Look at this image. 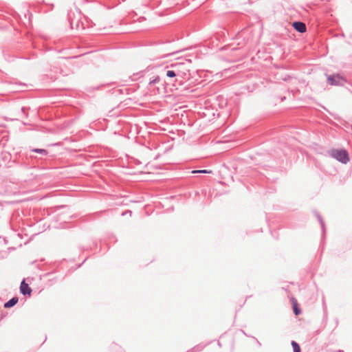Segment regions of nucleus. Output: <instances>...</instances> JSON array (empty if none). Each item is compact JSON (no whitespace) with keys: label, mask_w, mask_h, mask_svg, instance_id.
<instances>
[{"label":"nucleus","mask_w":352,"mask_h":352,"mask_svg":"<svg viewBox=\"0 0 352 352\" xmlns=\"http://www.w3.org/2000/svg\"><path fill=\"white\" fill-rule=\"evenodd\" d=\"M21 111H25V107H22V108H21Z\"/></svg>","instance_id":"nucleus-17"},{"label":"nucleus","mask_w":352,"mask_h":352,"mask_svg":"<svg viewBox=\"0 0 352 352\" xmlns=\"http://www.w3.org/2000/svg\"><path fill=\"white\" fill-rule=\"evenodd\" d=\"M128 214H129L130 216H131L132 212L131 210H126L122 213V216H124Z\"/></svg>","instance_id":"nucleus-16"},{"label":"nucleus","mask_w":352,"mask_h":352,"mask_svg":"<svg viewBox=\"0 0 352 352\" xmlns=\"http://www.w3.org/2000/svg\"><path fill=\"white\" fill-rule=\"evenodd\" d=\"M291 344L293 347L294 352H301L300 346L296 341H292Z\"/></svg>","instance_id":"nucleus-12"},{"label":"nucleus","mask_w":352,"mask_h":352,"mask_svg":"<svg viewBox=\"0 0 352 352\" xmlns=\"http://www.w3.org/2000/svg\"><path fill=\"white\" fill-rule=\"evenodd\" d=\"M332 156L338 162L346 164L349 162L348 152L345 149H334L332 151Z\"/></svg>","instance_id":"nucleus-2"},{"label":"nucleus","mask_w":352,"mask_h":352,"mask_svg":"<svg viewBox=\"0 0 352 352\" xmlns=\"http://www.w3.org/2000/svg\"><path fill=\"white\" fill-rule=\"evenodd\" d=\"M204 349V346L202 345H197L192 349L188 350L187 352H195V351H201Z\"/></svg>","instance_id":"nucleus-14"},{"label":"nucleus","mask_w":352,"mask_h":352,"mask_svg":"<svg viewBox=\"0 0 352 352\" xmlns=\"http://www.w3.org/2000/svg\"><path fill=\"white\" fill-rule=\"evenodd\" d=\"M20 292L24 296H31L32 290L28 284L25 282V280H23L21 283Z\"/></svg>","instance_id":"nucleus-5"},{"label":"nucleus","mask_w":352,"mask_h":352,"mask_svg":"<svg viewBox=\"0 0 352 352\" xmlns=\"http://www.w3.org/2000/svg\"><path fill=\"white\" fill-rule=\"evenodd\" d=\"M32 151L36 153H38L42 155H47L48 153L47 150L43 148H34Z\"/></svg>","instance_id":"nucleus-13"},{"label":"nucleus","mask_w":352,"mask_h":352,"mask_svg":"<svg viewBox=\"0 0 352 352\" xmlns=\"http://www.w3.org/2000/svg\"><path fill=\"white\" fill-rule=\"evenodd\" d=\"M292 27L299 33H305L307 31L305 23L300 21L293 22Z\"/></svg>","instance_id":"nucleus-6"},{"label":"nucleus","mask_w":352,"mask_h":352,"mask_svg":"<svg viewBox=\"0 0 352 352\" xmlns=\"http://www.w3.org/2000/svg\"><path fill=\"white\" fill-rule=\"evenodd\" d=\"M315 214L320 224V226H321V228L322 230V235H324L325 233V230H326L324 222L321 215L318 212H315Z\"/></svg>","instance_id":"nucleus-9"},{"label":"nucleus","mask_w":352,"mask_h":352,"mask_svg":"<svg viewBox=\"0 0 352 352\" xmlns=\"http://www.w3.org/2000/svg\"><path fill=\"white\" fill-rule=\"evenodd\" d=\"M190 61L189 60H186L185 62H179L175 64H172L170 65V67L175 69L177 77H180L183 79H185L188 78V76H190Z\"/></svg>","instance_id":"nucleus-1"},{"label":"nucleus","mask_w":352,"mask_h":352,"mask_svg":"<svg viewBox=\"0 0 352 352\" xmlns=\"http://www.w3.org/2000/svg\"><path fill=\"white\" fill-rule=\"evenodd\" d=\"M256 342H257V344H258V345L261 346V343L258 340H256Z\"/></svg>","instance_id":"nucleus-18"},{"label":"nucleus","mask_w":352,"mask_h":352,"mask_svg":"<svg viewBox=\"0 0 352 352\" xmlns=\"http://www.w3.org/2000/svg\"><path fill=\"white\" fill-rule=\"evenodd\" d=\"M18 301H19V300H18L17 297H13L4 304V307L5 308L12 307L18 302Z\"/></svg>","instance_id":"nucleus-8"},{"label":"nucleus","mask_w":352,"mask_h":352,"mask_svg":"<svg viewBox=\"0 0 352 352\" xmlns=\"http://www.w3.org/2000/svg\"><path fill=\"white\" fill-rule=\"evenodd\" d=\"M70 26L72 29H76V30L85 29L83 23L79 20L72 19L70 21Z\"/></svg>","instance_id":"nucleus-7"},{"label":"nucleus","mask_w":352,"mask_h":352,"mask_svg":"<svg viewBox=\"0 0 352 352\" xmlns=\"http://www.w3.org/2000/svg\"><path fill=\"white\" fill-rule=\"evenodd\" d=\"M212 171L206 169L192 170V173H210Z\"/></svg>","instance_id":"nucleus-15"},{"label":"nucleus","mask_w":352,"mask_h":352,"mask_svg":"<svg viewBox=\"0 0 352 352\" xmlns=\"http://www.w3.org/2000/svg\"><path fill=\"white\" fill-rule=\"evenodd\" d=\"M164 72L165 73L166 76L167 78L171 79V80H170L171 82L177 81V74H176L175 69L171 68V69H169V67H166L164 69Z\"/></svg>","instance_id":"nucleus-4"},{"label":"nucleus","mask_w":352,"mask_h":352,"mask_svg":"<svg viewBox=\"0 0 352 352\" xmlns=\"http://www.w3.org/2000/svg\"><path fill=\"white\" fill-rule=\"evenodd\" d=\"M351 130H352V124H351Z\"/></svg>","instance_id":"nucleus-19"},{"label":"nucleus","mask_w":352,"mask_h":352,"mask_svg":"<svg viewBox=\"0 0 352 352\" xmlns=\"http://www.w3.org/2000/svg\"><path fill=\"white\" fill-rule=\"evenodd\" d=\"M327 82L331 85L343 86L346 80L339 74H337L329 76L327 78Z\"/></svg>","instance_id":"nucleus-3"},{"label":"nucleus","mask_w":352,"mask_h":352,"mask_svg":"<svg viewBox=\"0 0 352 352\" xmlns=\"http://www.w3.org/2000/svg\"><path fill=\"white\" fill-rule=\"evenodd\" d=\"M160 81V77L159 76H153V78H151L148 82L149 86H153L157 83H159Z\"/></svg>","instance_id":"nucleus-11"},{"label":"nucleus","mask_w":352,"mask_h":352,"mask_svg":"<svg viewBox=\"0 0 352 352\" xmlns=\"http://www.w3.org/2000/svg\"><path fill=\"white\" fill-rule=\"evenodd\" d=\"M293 311L296 316L299 315L301 312L300 308L298 307L296 300L294 298H293Z\"/></svg>","instance_id":"nucleus-10"}]
</instances>
